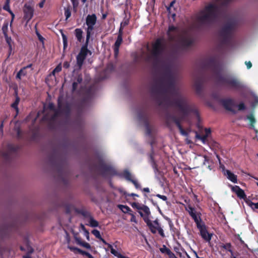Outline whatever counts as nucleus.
<instances>
[{
    "mask_svg": "<svg viewBox=\"0 0 258 258\" xmlns=\"http://www.w3.org/2000/svg\"><path fill=\"white\" fill-rule=\"evenodd\" d=\"M76 240L78 244H79V245L82 246L83 247H85L87 249L90 248V245L88 243L82 241L81 240V239L79 238H76Z\"/></svg>",
    "mask_w": 258,
    "mask_h": 258,
    "instance_id": "412c9836",
    "label": "nucleus"
},
{
    "mask_svg": "<svg viewBox=\"0 0 258 258\" xmlns=\"http://www.w3.org/2000/svg\"><path fill=\"white\" fill-rule=\"evenodd\" d=\"M81 81H82V79H80V78H78V83H80Z\"/></svg>",
    "mask_w": 258,
    "mask_h": 258,
    "instance_id": "774afa93",
    "label": "nucleus"
},
{
    "mask_svg": "<svg viewBox=\"0 0 258 258\" xmlns=\"http://www.w3.org/2000/svg\"><path fill=\"white\" fill-rule=\"evenodd\" d=\"M122 175L123 177L127 180L130 181L132 179L131 174L127 170L124 171L122 173Z\"/></svg>",
    "mask_w": 258,
    "mask_h": 258,
    "instance_id": "cd10ccee",
    "label": "nucleus"
},
{
    "mask_svg": "<svg viewBox=\"0 0 258 258\" xmlns=\"http://www.w3.org/2000/svg\"><path fill=\"white\" fill-rule=\"evenodd\" d=\"M9 13H10V14L12 16V20H13V19L14 18V17H15V15L14 14V13L12 12V11H11L10 12H9Z\"/></svg>",
    "mask_w": 258,
    "mask_h": 258,
    "instance_id": "bf43d9fd",
    "label": "nucleus"
},
{
    "mask_svg": "<svg viewBox=\"0 0 258 258\" xmlns=\"http://www.w3.org/2000/svg\"><path fill=\"white\" fill-rule=\"evenodd\" d=\"M88 225L92 227H97L99 225L98 222L92 217H90L88 219Z\"/></svg>",
    "mask_w": 258,
    "mask_h": 258,
    "instance_id": "aec40b11",
    "label": "nucleus"
},
{
    "mask_svg": "<svg viewBox=\"0 0 258 258\" xmlns=\"http://www.w3.org/2000/svg\"><path fill=\"white\" fill-rule=\"evenodd\" d=\"M77 85H78V83L77 82H74L73 84V90H75L77 88Z\"/></svg>",
    "mask_w": 258,
    "mask_h": 258,
    "instance_id": "3c124183",
    "label": "nucleus"
},
{
    "mask_svg": "<svg viewBox=\"0 0 258 258\" xmlns=\"http://www.w3.org/2000/svg\"><path fill=\"white\" fill-rule=\"evenodd\" d=\"M225 85L229 88L240 90L244 86L238 80L234 78H230L226 79L225 81Z\"/></svg>",
    "mask_w": 258,
    "mask_h": 258,
    "instance_id": "9d476101",
    "label": "nucleus"
},
{
    "mask_svg": "<svg viewBox=\"0 0 258 258\" xmlns=\"http://www.w3.org/2000/svg\"><path fill=\"white\" fill-rule=\"evenodd\" d=\"M10 0H6L5 4L3 7L4 10L8 11V12L11 11L10 8Z\"/></svg>",
    "mask_w": 258,
    "mask_h": 258,
    "instance_id": "c85d7f7f",
    "label": "nucleus"
},
{
    "mask_svg": "<svg viewBox=\"0 0 258 258\" xmlns=\"http://www.w3.org/2000/svg\"><path fill=\"white\" fill-rule=\"evenodd\" d=\"M200 231V234L203 238L207 241H209L211 239L212 235L210 234L206 229L205 225L203 224L198 227Z\"/></svg>",
    "mask_w": 258,
    "mask_h": 258,
    "instance_id": "9b49d317",
    "label": "nucleus"
},
{
    "mask_svg": "<svg viewBox=\"0 0 258 258\" xmlns=\"http://www.w3.org/2000/svg\"><path fill=\"white\" fill-rule=\"evenodd\" d=\"M192 218L194 220L195 222H196L197 227L200 226V225L203 224L201 217H200V213H198L195 215H192L191 216Z\"/></svg>",
    "mask_w": 258,
    "mask_h": 258,
    "instance_id": "f3484780",
    "label": "nucleus"
},
{
    "mask_svg": "<svg viewBox=\"0 0 258 258\" xmlns=\"http://www.w3.org/2000/svg\"><path fill=\"white\" fill-rule=\"evenodd\" d=\"M61 70V66L60 64H59L52 71V75L54 76L56 73H58Z\"/></svg>",
    "mask_w": 258,
    "mask_h": 258,
    "instance_id": "2f4dec72",
    "label": "nucleus"
},
{
    "mask_svg": "<svg viewBox=\"0 0 258 258\" xmlns=\"http://www.w3.org/2000/svg\"><path fill=\"white\" fill-rule=\"evenodd\" d=\"M224 174L232 182H233L234 183H237V176L236 175L234 174L233 173H232L230 170H224Z\"/></svg>",
    "mask_w": 258,
    "mask_h": 258,
    "instance_id": "dca6fc26",
    "label": "nucleus"
},
{
    "mask_svg": "<svg viewBox=\"0 0 258 258\" xmlns=\"http://www.w3.org/2000/svg\"><path fill=\"white\" fill-rule=\"evenodd\" d=\"M118 207L124 213H127L130 211V208L126 206L119 205Z\"/></svg>",
    "mask_w": 258,
    "mask_h": 258,
    "instance_id": "7c9ffc66",
    "label": "nucleus"
},
{
    "mask_svg": "<svg viewBox=\"0 0 258 258\" xmlns=\"http://www.w3.org/2000/svg\"><path fill=\"white\" fill-rule=\"evenodd\" d=\"M174 4H175V1H174L171 2L170 4L169 7L167 8V10H168L169 13H171V8L173 7V5H174Z\"/></svg>",
    "mask_w": 258,
    "mask_h": 258,
    "instance_id": "37998d69",
    "label": "nucleus"
},
{
    "mask_svg": "<svg viewBox=\"0 0 258 258\" xmlns=\"http://www.w3.org/2000/svg\"><path fill=\"white\" fill-rule=\"evenodd\" d=\"M196 133V138L197 139L201 140L203 143H205V137H202L200 135H199L197 132Z\"/></svg>",
    "mask_w": 258,
    "mask_h": 258,
    "instance_id": "4c0bfd02",
    "label": "nucleus"
},
{
    "mask_svg": "<svg viewBox=\"0 0 258 258\" xmlns=\"http://www.w3.org/2000/svg\"><path fill=\"white\" fill-rule=\"evenodd\" d=\"M143 191L147 192H149L150 189L148 187H146L143 189Z\"/></svg>",
    "mask_w": 258,
    "mask_h": 258,
    "instance_id": "6e6d98bb",
    "label": "nucleus"
},
{
    "mask_svg": "<svg viewBox=\"0 0 258 258\" xmlns=\"http://www.w3.org/2000/svg\"><path fill=\"white\" fill-rule=\"evenodd\" d=\"M44 2L45 1L43 0V1L41 2L39 4V6L40 7V8H42L44 6Z\"/></svg>",
    "mask_w": 258,
    "mask_h": 258,
    "instance_id": "5fc2aeb1",
    "label": "nucleus"
},
{
    "mask_svg": "<svg viewBox=\"0 0 258 258\" xmlns=\"http://www.w3.org/2000/svg\"><path fill=\"white\" fill-rule=\"evenodd\" d=\"M157 197L160 198L161 199H162V200L163 201H166L167 198V197L165 196H163V195H160L159 194H158L156 196Z\"/></svg>",
    "mask_w": 258,
    "mask_h": 258,
    "instance_id": "c03bdc74",
    "label": "nucleus"
},
{
    "mask_svg": "<svg viewBox=\"0 0 258 258\" xmlns=\"http://www.w3.org/2000/svg\"><path fill=\"white\" fill-rule=\"evenodd\" d=\"M150 133L148 126L147 127V134L149 135Z\"/></svg>",
    "mask_w": 258,
    "mask_h": 258,
    "instance_id": "680f3d73",
    "label": "nucleus"
},
{
    "mask_svg": "<svg viewBox=\"0 0 258 258\" xmlns=\"http://www.w3.org/2000/svg\"><path fill=\"white\" fill-rule=\"evenodd\" d=\"M222 103L225 108L228 110H230L232 107L233 101L231 99H225L223 100Z\"/></svg>",
    "mask_w": 258,
    "mask_h": 258,
    "instance_id": "a211bd4d",
    "label": "nucleus"
},
{
    "mask_svg": "<svg viewBox=\"0 0 258 258\" xmlns=\"http://www.w3.org/2000/svg\"><path fill=\"white\" fill-rule=\"evenodd\" d=\"M92 233L94 234V235L99 239H101V236L100 234V232L96 229H94L92 231Z\"/></svg>",
    "mask_w": 258,
    "mask_h": 258,
    "instance_id": "473e14b6",
    "label": "nucleus"
},
{
    "mask_svg": "<svg viewBox=\"0 0 258 258\" xmlns=\"http://www.w3.org/2000/svg\"><path fill=\"white\" fill-rule=\"evenodd\" d=\"M27 67H24L17 74L16 78L21 80L22 78L25 76L27 74Z\"/></svg>",
    "mask_w": 258,
    "mask_h": 258,
    "instance_id": "6ab92c4d",
    "label": "nucleus"
},
{
    "mask_svg": "<svg viewBox=\"0 0 258 258\" xmlns=\"http://www.w3.org/2000/svg\"><path fill=\"white\" fill-rule=\"evenodd\" d=\"M88 54L91 55V52L87 49V46L82 47L80 52L77 56V64L80 69L82 67L84 60Z\"/></svg>",
    "mask_w": 258,
    "mask_h": 258,
    "instance_id": "6e6552de",
    "label": "nucleus"
},
{
    "mask_svg": "<svg viewBox=\"0 0 258 258\" xmlns=\"http://www.w3.org/2000/svg\"><path fill=\"white\" fill-rule=\"evenodd\" d=\"M245 64L248 69H250L252 66V64L250 61H246Z\"/></svg>",
    "mask_w": 258,
    "mask_h": 258,
    "instance_id": "09e8293b",
    "label": "nucleus"
},
{
    "mask_svg": "<svg viewBox=\"0 0 258 258\" xmlns=\"http://www.w3.org/2000/svg\"><path fill=\"white\" fill-rule=\"evenodd\" d=\"M121 35H122V33H121V27L119 29V34L118 35L117 40H116L115 44H114V55L115 56H116L118 54L119 47L122 42V39Z\"/></svg>",
    "mask_w": 258,
    "mask_h": 258,
    "instance_id": "ddd939ff",
    "label": "nucleus"
},
{
    "mask_svg": "<svg viewBox=\"0 0 258 258\" xmlns=\"http://www.w3.org/2000/svg\"><path fill=\"white\" fill-rule=\"evenodd\" d=\"M58 109L55 110L54 108V105L52 103H49L47 107H44V111L48 110L50 115H46L44 117L45 119L53 120L58 116L61 115H67L70 111V106L69 104L62 105L61 103V99L59 98L58 99Z\"/></svg>",
    "mask_w": 258,
    "mask_h": 258,
    "instance_id": "20e7f679",
    "label": "nucleus"
},
{
    "mask_svg": "<svg viewBox=\"0 0 258 258\" xmlns=\"http://www.w3.org/2000/svg\"><path fill=\"white\" fill-rule=\"evenodd\" d=\"M247 119H248L250 126L251 127H254V124L255 122V118L252 114H250L247 117Z\"/></svg>",
    "mask_w": 258,
    "mask_h": 258,
    "instance_id": "393cba45",
    "label": "nucleus"
},
{
    "mask_svg": "<svg viewBox=\"0 0 258 258\" xmlns=\"http://www.w3.org/2000/svg\"><path fill=\"white\" fill-rule=\"evenodd\" d=\"M96 21L97 17L95 14L89 15L86 17V23L87 25V28L86 29V43L88 42L91 32L94 29V26L96 23Z\"/></svg>",
    "mask_w": 258,
    "mask_h": 258,
    "instance_id": "423d86ee",
    "label": "nucleus"
},
{
    "mask_svg": "<svg viewBox=\"0 0 258 258\" xmlns=\"http://www.w3.org/2000/svg\"><path fill=\"white\" fill-rule=\"evenodd\" d=\"M68 248L70 249L72 251L75 252V253H84V254H85V253L86 252H83L81 250L79 249V248H77V247H73V246H70L69 245L68 246Z\"/></svg>",
    "mask_w": 258,
    "mask_h": 258,
    "instance_id": "bb28decb",
    "label": "nucleus"
},
{
    "mask_svg": "<svg viewBox=\"0 0 258 258\" xmlns=\"http://www.w3.org/2000/svg\"><path fill=\"white\" fill-rule=\"evenodd\" d=\"M12 45H10V47H9V56H10L12 52Z\"/></svg>",
    "mask_w": 258,
    "mask_h": 258,
    "instance_id": "864d4df0",
    "label": "nucleus"
},
{
    "mask_svg": "<svg viewBox=\"0 0 258 258\" xmlns=\"http://www.w3.org/2000/svg\"><path fill=\"white\" fill-rule=\"evenodd\" d=\"M81 227L82 228V229L84 231V232H85V230H86V229H85L84 226L82 224H81Z\"/></svg>",
    "mask_w": 258,
    "mask_h": 258,
    "instance_id": "0e129e2a",
    "label": "nucleus"
},
{
    "mask_svg": "<svg viewBox=\"0 0 258 258\" xmlns=\"http://www.w3.org/2000/svg\"><path fill=\"white\" fill-rule=\"evenodd\" d=\"M160 98L157 99L159 105H173L178 110L179 117L167 115L166 120L168 123L173 121L178 126L180 133L184 136H186L187 133L182 129L180 124V121L188 116L189 114L194 112L196 113V110L188 102L187 99L184 95L179 90L173 87L170 92V96L169 97L165 93L160 94Z\"/></svg>",
    "mask_w": 258,
    "mask_h": 258,
    "instance_id": "f257e3e1",
    "label": "nucleus"
},
{
    "mask_svg": "<svg viewBox=\"0 0 258 258\" xmlns=\"http://www.w3.org/2000/svg\"><path fill=\"white\" fill-rule=\"evenodd\" d=\"M231 187L232 191L236 193L239 198L241 199H244L246 197V195L244 194V191L238 186H231Z\"/></svg>",
    "mask_w": 258,
    "mask_h": 258,
    "instance_id": "2eb2a0df",
    "label": "nucleus"
},
{
    "mask_svg": "<svg viewBox=\"0 0 258 258\" xmlns=\"http://www.w3.org/2000/svg\"><path fill=\"white\" fill-rule=\"evenodd\" d=\"M130 181L134 184L137 188H140L141 187L140 185L136 180L132 179Z\"/></svg>",
    "mask_w": 258,
    "mask_h": 258,
    "instance_id": "ea45409f",
    "label": "nucleus"
},
{
    "mask_svg": "<svg viewBox=\"0 0 258 258\" xmlns=\"http://www.w3.org/2000/svg\"><path fill=\"white\" fill-rule=\"evenodd\" d=\"M167 33L170 40H175L179 45L181 46H188L192 43V40L188 34L179 33L173 26L169 27Z\"/></svg>",
    "mask_w": 258,
    "mask_h": 258,
    "instance_id": "39448f33",
    "label": "nucleus"
},
{
    "mask_svg": "<svg viewBox=\"0 0 258 258\" xmlns=\"http://www.w3.org/2000/svg\"><path fill=\"white\" fill-rule=\"evenodd\" d=\"M5 38H6L7 42L8 43L9 46L10 47V45H12L11 43V41L12 40L11 38L10 37H9L8 36V35H7V37H5Z\"/></svg>",
    "mask_w": 258,
    "mask_h": 258,
    "instance_id": "a18cd8bd",
    "label": "nucleus"
},
{
    "mask_svg": "<svg viewBox=\"0 0 258 258\" xmlns=\"http://www.w3.org/2000/svg\"><path fill=\"white\" fill-rule=\"evenodd\" d=\"M232 33V28L225 26L222 28L218 34V39L221 43H226L230 39Z\"/></svg>",
    "mask_w": 258,
    "mask_h": 258,
    "instance_id": "0eeeda50",
    "label": "nucleus"
},
{
    "mask_svg": "<svg viewBox=\"0 0 258 258\" xmlns=\"http://www.w3.org/2000/svg\"><path fill=\"white\" fill-rule=\"evenodd\" d=\"M238 110H242L245 108V105L243 103H240L238 106Z\"/></svg>",
    "mask_w": 258,
    "mask_h": 258,
    "instance_id": "a19ab883",
    "label": "nucleus"
},
{
    "mask_svg": "<svg viewBox=\"0 0 258 258\" xmlns=\"http://www.w3.org/2000/svg\"><path fill=\"white\" fill-rule=\"evenodd\" d=\"M186 141L187 143H188V144H189V143H191L190 140H188V139H186Z\"/></svg>",
    "mask_w": 258,
    "mask_h": 258,
    "instance_id": "338daca9",
    "label": "nucleus"
},
{
    "mask_svg": "<svg viewBox=\"0 0 258 258\" xmlns=\"http://www.w3.org/2000/svg\"><path fill=\"white\" fill-rule=\"evenodd\" d=\"M62 38H63L64 45L65 46L67 44V37L64 34H62Z\"/></svg>",
    "mask_w": 258,
    "mask_h": 258,
    "instance_id": "8fccbe9b",
    "label": "nucleus"
},
{
    "mask_svg": "<svg viewBox=\"0 0 258 258\" xmlns=\"http://www.w3.org/2000/svg\"><path fill=\"white\" fill-rule=\"evenodd\" d=\"M130 181L134 184L137 188H140L141 187L140 185L136 180L132 179Z\"/></svg>",
    "mask_w": 258,
    "mask_h": 258,
    "instance_id": "58836bf2",
    "label": "nucleus"
},
{
    "mask_svg": "<svg viewBox=\"0 0 258 258\" xmlns=\"http://www.w3.org/2000/svg\"><path fill=\"white\" fill-rule=\"evenodd\" d=\"M247 204L249 206H250L252 209H258V203H253L252 202L248 201L246 202Z\"/></svg>",
    "mask_w": 258,
    "mask_h": 258,
    "instance_id": "c756f323",
    "label": "nucleus"
},
{
    "mask_svg": "<svg viewBox=\"0 0 258 258\" xmlns=\"http://www.w3.org/2000/svg\"><path fill=\"white\" fill-rule=\"evenodd\" d=\"M230 247H231V245L230 243H227L224 246V247L225 249H228L230 251H231V250L229 249L230 248Z\"/></svg>",
    "mask_w": 258,
    "mask_h": 258,
    "instance_id": "de8ad7c7",
    "label": "nucleus"
},
{
    "mask_svg": "<svg viewBox=\"0 0 258 258\" xmlns=\"http://www.w3.org/2000/svg\"><path fill=\"white\" fill-rule=\"evenodd\" d=\"M219 14L217 6L213 3L206 5L201 10L197 16L198 23L202 25H208L213 23Z\"/></svg>",
    "mask_w": 258,
    "mask_h": 258,
    "instance_id": "f03ea898",
    "label": "nucleus"
},
{
    "mask_svg": "<svg viewBox=\"0 0 258 258\" xmlns=\"http://www.w3.org/2000/svg\"><path fill=\"white\" fill-rule=\"evenodd\" d=\"M185 209L191 217L198 213L196 211L195 208H192L190 206H188L187 207H186Z\"/></svg>",
    "mask_w": 258,
    "mask_h": 258,
    "instance_id": "5701e85b",
    "label": "nucleus"
},
{
    "mask_svg": "<svg viewBox=\"0 0 258 258\" xmlns=\"http://www.w3.org/2000/svg\"><path fill=\"white\" fill-rule=\"evenodd\" d=\"M132 206L133 208L137 209L138 210V212H139V211H141V210L142 209L143 207L145 205L140 204L138 203H133L132 204Z\"/></svg>",
    "mask_w": 258,
    "mask_h": 258,
    "instance_id": "a878e982",
    "label": "nucleus"
},
{
    "mask_svg": "<svg viewBox=\"0 0 258 258\" xmlns=\"http://www.w3.org/2000/svg\"><path fill=\"white\" fill-rule=\"evenodd\" d=\"M75 35L77 39V40L79 42H81L82 39V34H83V31L81 29H76L75 30Z\"/></svg>",
    "mask_w": 258,
    "mask_h": 258,
    "instance_id": "4be33fe9",
    "label": "nucleus"
},
{
    "mask_svg": "<svg viewBox=\"0 0 258 258\" xmlns=\"http://www.w3.org/2000/svg\"><path fill=\"white\" fill-rule=\"evenodd\" d=\"M63 67H64V68H66V69H68V68H69V67H70V63H69V62H68V61H65V62H64V63H63Z\"/></svg>",
    "mask_w": 258,
    "mask_h": 258,
    "instance_id": "49530a36",
    "label": "nucleus"
},
{
    "mask_svg": "<svg viewBox=\"0 0 258 258\" xmlns=\"http://www.w3.org/2000/svg\"><path fill=\"white\" fill-rule=\"evenodd\" d=\"M139 213L145 221H148L151 213L149 208L147 206L145 205L141 211H139Z\"/></svg>",
    "mask_w": 258,
    "mask_h": 258,
    "instance_id": "4468645a",
    "label": "nucleus"
},
{
    "mask_svg": "<svg viewBox=\"0 0 258 258\" xmlns=\"http://www.w3.org/2000/svg\"><path fill=\"white\" fill-rule=\"evenodd\" d=\"M147 225L149 227L151 231L153 233H156L157 231L162 237H164V234L163 230L159 225V224L157 220L154 221H151L150 219H148V221H145Z\"/></svg>",
    "mask_w": 258,
    "mask_h": 258,
    "instance_id": "1a4fd4ad",
    "label": "nucleus"
},
{
    "mask_svg": "<svg viewBox=\"0 0 258 258\" xmlns=\"http://www.w3.org/2000/svg\"><path fill=\"white\" fill-rule=\"evenodd\" d=\"M9 150H11V151L15 150V149H13V148H12V146H10L9 147Z\"/></svg>",
    "mask_w": 258,
    "mask_h": 258,
    "instance_id": "e2e57ef3",
    "label": "nucleus"
},
{
    "mask_svg": "<svg viewBox=\"0 0 258 258\" xmlns=\"http://www.w3.org/2000/svg\"><path fill=\"white\" fill-rule=\"evenodd\" d=\"M19 101H20V99L18 97H17L16 98L15 102L12 104V106L16 109L17 112H18V108L17 106L19 102Z\"/></svg>",
    "mask_w": 258,
    "mask_h": 258,
    "instance_id": "f704fd0d",
    "label": "nucleus"
},
{
    "mask_svg": "<svg viewBox=\"0 0 258 258\" xmlns=\"http://www.w3.org/2000/svg\"><path fill=\"white\" fill-rule=\"evenodd\" d=\"M165 48V42L161 39H157L150 47L147 45L146 50H143L141 57L146 60L157 59L162 53Z\"/></svg>",
    "mask_w": 258,
    "mask_h": 258,
    "instance_id": "7ed1b4c3",
    "label": "nucleus"
},
{
    "mask_svg": "<svg viewBox=\"0 0 258 258\" xmlns=\"http://www.w3.org/2000/svg\"><path fill=\"white\" fill-rule=\"evenodd\" d=\"M89 233L87 230H85V235L86 236V238L88 240H89Z\"/></svg>",
    "mask_w": 258,
    "mask_h": 258,
    "instance_id": "603ef678",
    "label": "nucleus"
},
{
    "mask_svg": "<svg viewBox=\"0 0 258 258\" xmlns=\"http://www.w3.org/2000/svg\"><path fill=\"white\" fill-rule=\"evenodd\" d=\"M205 135H203L202 137L205 138V142H206V140H207V138L208 136H209V135L210 134L211 131H210V130L208 129V128H206L205 130Z\"/></svg>",
    "mask_w": 258,
    "mask_h": 258,
    "instance_id": "e433bc0d",
    "label": "nucleus"
},
{
    "mask_svg": "<svg viewBox=\"0 0 258 258\" xmlns=\"http://www.w3.org/2000/svg\"><path fill=\"white\" fill-rule=\"evenodd\" d=\"M24 18L27 20L28 22L33 16V9L27 5H25L24 7Z\"/></svg>",
    "mask_w": 258,
    "mask_h": 258,
    "instance_id": "f8f14e48",
    "label": "nucleus"
},
{
    "mask_svg": "<svg viewBox=\"0 0 258 258\" xmlns=\"http://www.w3.org/2000/svg\"><path fill=\"white\" fill-rule=\"evenodd\" d=\"M131 221L132 222H137L136 218H135V217L134 215H132V218L131 219Z\"/></svg>",
    "mask_w": 258,
    "mask_h": 258,
    "instance_id": "4d7b16f0",
    "label": "nucleus"
},
{
    "mask_svg": "<svg viewBox=\"0 0 258 258\" xmlns=\"http://www.w3.org/2000/svg\"><path fill=\"white\" fill-rule=\"evenodd\" d=\"M108 247L110 249L111 252L113 255L117 257L118 258H120L122 255H121L120 253L118 252L115 249H114L113 247L111 246V245L109 244H107Z\"/></svg>",
    "mask_w": 258,
    "mask_h": 258,
    "instance_id": "b1692460",
    "label": "nucleus"
},
{
    "mask_svg": "<svg viewBox=\"0 0 258 258\" xmlns=\"http://www.w3.org/2000/svg\"><path fill=\"white\" fill-rule=\"evenodd\" d=\"M23 258H32L31 256H30L29 255H24L23 256Z\"/></svg>",
    "mask_w": 258,
    "mask_h": 258,
    "instance_id": "69168bd1",
    "label": "nucleus"
},
{
    "mask_svg": "<svg viewBox=\"0 0 258 258\" xmlns=\"http://www.w3.org/2000/svg\"><path fill=\"white\" fill-rule=\"evenodd\" d=\"M85 253L88 256L89 258H93V256L91 255L89 253L85 252Z\"/></svg>",
    "mask_w": 258,
    "mask_h": 258,
    "instance_id": "13d9d810",
    "label": "nucleus"
},
{
    "mask_svg": "<svg viewBox=\"0 0 258 258\" xmlns=\"http://www.w3.org/2000/svg\"><path fill=\"white\" fill-rule=\"evenodd\" d=\"M64 15L66 17V19H68L71 16V13L69 8H64Z\"/></svg>",
    "mask_w": 258,
    "mask_h": 258,
    "instance_id": "72a5a7b5",
    "label": "nucleus"
},
{
    "mask_svg": "<svg viewBox=\"0 0 258 258\" xmlns=\"http://www.w3.org/2000/svg\"><path fill=\"white\" fill-rule=\"evenodd\" d=\"M8 29V24H6L3 26L2 30H3V33L4 34L5 37H7V35H8L7 34Z\"/></svg>",
    "mask_w": 258,
    "mask_h": 258,
    "instance_id": "c9c22d12",
    "label": "nucleus"
},
{
    "mask_svg": "<svg viewBox=\"0 0 258 258\" xmlns=\"http://www.w3.org/2000/svg\"><path fill=\"white\" fill-rule=\"evenodd\" d=\"M104 244L107 245V243L101 237V239H100Z\"/></svg>",
    "mask_w": 258,
    "mask_h": 258,
    "instance_id": "052dcab7",
    "label": "nucleus"
},
{
    "mask_svg": "<svg viewBox=\"0 0 258 258\" xmlns=\"http://www.w3.org/2000/svg\"><path fill=\"white\" fill-rule=\"evenodd\" d=\"M36 34H37V36L39 39V40L42 42L43 43L44 42V38L38 32H36Z\"/></svg>",
    "mask_w": 258,
    "mask_h": 258,
    "instance_id": "79ce46f5",
    "label": "nucleus"
}]
</instances>
